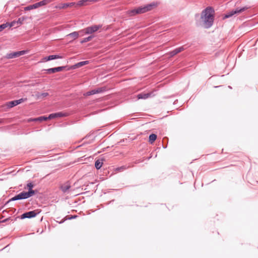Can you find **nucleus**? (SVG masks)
I'll list each match as a JSON object with an SVG mask.
<instances>
[{"mask_svg": "<svg viewBox=\"0 0 258 258\" xmlns=\"http://www.w3.org/2000/svg\"><path fill=\"white\" fill-rule=\"evenodd\" d=\"M49 60L48 59V56H46V57H45L43 58V61H48Z\"/></svg>", "mask_w": 258, "mask_h": 258, "instance_id": "7c9ffc66", "label": "nucleus"}, {"mask_svg": "<svg viewBox=\"0 0 258 258\" xmlns=\"http://www.w3.org/2000/svg\"><path fill=\"white\" fill-rule=\"evenodd\" d=\"M75 2L69 3H61L55 6V8L57 9H66L68 8L74 7Z\"/></svg>", "mask_w": 258, "mask_h": 258, "instance_id": "6e6552de", "label": "nucleus"}, {"mask_svg": "<svg viewBox=\"0 0 258 258\" xmlns=\"http://www.w3.org/2000/svg\"><path fill=\"white\" fill-rule=\"evenodd\" d=\"M88 61H81V62H80L77 63L75 66L76 68H79V67H81L84 65L87 64H88Z\"/></svg>", "mask_w": 258, "mask_h": 258, "instance_id": "a878e982", "label": "nucleus"}, {"mask_svg": "<svg viewBox=\"0 0 258 258\" xmlns=\"http://www.w3.org/2000/svg\"><path fill=\"white\" fill-rule=\"evenodd\" d=\"M27 52V50H22L20 51L14 52L7 54L6 57L8 59L18 57L21 55L26 54Z\"/></svg>", "mask_w": 258, "mask_h": 258, "instance_id": "423d86ee", "label": "nucleus"}, {"mask_svg": "<svg viewBox=\"0 0 258 258\" xmlns=\"http://www.w3.org/2000/svg\"><path fill=\"white\" fill-rule=\"evenodd\" d=\"M62 57L59 55H51L48 56V59L49 60H52L54 59L62 58Z\"/></svg>", "mask_w": 258, "mask_h": 258, "instance_id": "412c9836", "label": "nucleus"}, {"mask_svg": "<svg viewBox=\"0 0 258 258\" xmlns=\"http://www.w3.org/2000/svg\"><path fill=\"white\" fill-rule=\"evenodd\" d=\"M249 8V7L245 6L241 8H236L235 10H233L230 12L228 13L227 14H226L223 17V19L229 18L233 16L234 15H239L243 12L244 11L247 10Z\"/></svg>", "mask_w": 258, "mask_h": 258, "instance_id": "7ed1b4c3", "label": "nucleus"}, {"mask_svg": "<svg viewBox=\"0 0 258 258\" xmlns=\"http://www.w3.org/2000/svg\"><path fill=\"white\" fill-rule=\"evenodd\" d=\"M40 212V210L37 209L36 210H34V211L25 213L21 215V219L31 218L34 217Z\"/></svg>", "mask_w": 258, "mask_h": 258, "instance_id": "39448f33", "label": "nucleus"}, {"mask_svg": "<svg viewBox=\"0 0 258 258\" xmlns=\"http://www.w3.org/2000/svg\"><path fill=\"white\" fill-rule=\"evenodd\" d=\"M22 196L23 199H27L34 195L35 192L33 190H30L28 192H21Z\"/></svg>", "mask_w": 258, "mask_h": 258, "instance_id": "f8f14e48", "label": "nucleus"}, {"mask_svg": "<svg viewBox=\"0 0 258 258\" xmlns=\"http://www.w3.org/2000/svg\"><path fill=\"white\" fill-rule=\"evenodd\" d=\"M49 119L48 117H45V116H41L37 118H35L34 120H39V121H42V120H46L47 119Z\"/></svg>", "mask_w": 258, "mask_h": 258, "instance_id": "cd10ccee", "label": "nucleus"}, {"mask_svg": "<svg viewBox=\"0 0 258 258\" xmlns=\"http://www.w3.org/2000/svg\"><path fill=\"white\" fill-rule=\"evenodd\" d=\"M51 2V0H43L41 2H39L38 3H37L35 4V5L36 6L37 8L45 6L49 3Z\"/></svg>", "mask_w": 258, "mask_h": 258, "instance_id": "4468645a", "label": "nucleus"}, {"mask_svg": "<svg viewBox=\"0 0 258 258\" xmlns=\"http://www.w3.org/2000/svg\"><path fill=\"white\" fill-rule=\"evenodd\" d=\"M26 100H27V98H21L19 100L12 101L7 102L5 105V106L7 107V108H10L15 106L25 101Z\"/></svg>", "mask_w": 258, "mask_h": 258, "instance_id": "20e7f679", "label": "nucleus"}, {"mask_svg": "<svg viewBox=\"0 0 258 258\" xmlns=\"http://www.w3.org/2000/svg\"><path fill=\"white\" fill-rule=\"evenodd\" d=\"M70 188V186L68 184L62 185L60 187L61 190L63 192L67 191Z\"/></svg>", "mask_w": 258, "mask_h": 258, "instance_id": "5701e85b", "label": "nucleus"}, {"mask_svg": "<svg viewBox=\"0 0 258 258\" xmlns=\"http://www.w3.org/2000/svg\"><path fill=\"white\" fill-rule=\"evenodd\" d=\"M156 7V5L155 4H149L143 7H140L136 9L128 11L127 14L129 16H133L136 14H142L151 11Z\"/></svg>", "mask_w": 258, "mask_h": 258, "instance_id": "f03ea898", "label": "nucleus"}, {"mask_svg": "<svg viewBox=\"0 0 258 258\" xmlns=\"http://www.w3.org/2000/svg\"><path fill=\"white\" fill-rule=\"evenodd\" d=\"M67 36L70 38L73 39H76L78 37L79 34H78V32H74L69 34V35H68Z\"/></svg>", "mask_w": 258, "mask_h": 258, "instance_id": "6ab92c4d", "label": "nucleus"}, {"mask_svg": "<svg viewBox=\"0 0 258 258\" xmlns=\"http://www.w3.org/2000/svg\"><path fill=\"white\" fill-rule=\"evenodd\" d=\"M27 187L29 188V190H32V188L33 187V185L31 183H29L27 184Z\"/></svg>", "mask_w": 258, "mask_h": 258, "instance_id": "c85d7f7f", "label": "nucleus"}, {"mask_svg": "<svg viewBox=\"0 0 258 258\" xmlns=\"http://www.w3.org/2000/svg\"><path fill=\"white\" fill-rule=\"evenodd\" d=\"M215 11L213 8L209 7L205 9L201 14V19L198 24L205 28H209L213 25L214 20Z\"/></svg>", "mask_w": 258, "mask_h": 258, "instance_id": "f257e3e1", "label": "nucleus"}, {"mask_svg": "<svg viewBox=\"0 0 258 258\" xmlns=\"http://www.w3.org/2000/svg\"><path fill=\"white\" fill-rule=\"evenodd\" d=\"M93 37V36H90L88 37L85 38L81 41V43H83L91 41Z\"/></svg>", "mask_w": 258, "mask_h": 258, "instance_id": "bb28decb", "label": "nucleus"}, {"mask_svg": "<svg viewBox=\"0 0 258 258\" xmlns=\"http://www.w3.org/2000/svg\"><path fill=\"white\" fill-rule=\"evenodd\" d=\"M67 115V114L62 113L61 112H59L50 114L48 116V118L52 119V118H54L61 117L66 116Z\"/></svg>", "mask_w": 258, "mask_h": 258, "instance_id": "9b49d317", "label": "nucleus"}, {"mask_svg": "<svg viewBox=\"0 0 258 258\" xmlns=\"http://www.w3.org/2000/svg\"><path fill=\"white\" fill-rule=\"evenodd\" d=\"M99 26L94 25L91 27H88L86 28L85 29L82 30V31L84 32V33L86 34H92L96 31H97L99 28Z\"/></svg>", "mask_w": 258, "mask_h": 258, "instance_id": "0eeeda50", "label": "nucleus"}, {"mask_svg": "<svg viewBox=\"0 0 258 258\" xmlns=\"http://www.w3.org/2000/svg\"><path fill=\"white\" fill-rule=\"evenodd\" d=\"M103 161L102 160L98 159L95 161V166L97 169H99L102 166Z\"/></svg>", "mask_w": 258, "mask_h": 258, "instance_id": "a211bd4d", "label": "nucleus"}, {"mask_svg": "<svg viewBox=\"0 0 258 258\" xmlns=\"http://www.w3.org/2000/svg\"><path fill=\"white\" fill-rule=\"evenodd\" d=\"M183 50V47H180L176 48L175 49H174V50H173V51H172L171 52H170V55L171 56H173L176 55V54L180 52L181 51H182Z\"/></svg>", "mask_w": 258, "mask_h": 258, "instance_id": "dca6fc26", "label": "nucleus"}, {"mask_svg": "<svg viewBox=\"0 0 258 258\" xmlns=\"http://www.w3.org/2000/svg\"><path fill=\"white\" fill-rule=\"evenodd\" d=\"M104 89L102 88H99L97 89L92 90L90 91H88L86 93H85L84 95V96H90L92 95H94L95 94L99 93L102 92Z\"/></svg>", "mask_w": 258, "mask_h": 258, "instance_id": "1a4fd4ad", "label": "nucleus"}, {"mask_svg": "<svg viewBox=\"0 0 258 258\" xmlns=\"http://www.w3.org/2000/svg\"><path fill=\"white\" fill-rule=\"evenodd\" d=\"M89 2V0H81L77 3H75L74 7L78 8L82 6H86L87 2Z\"/></svg>", "mask_w": 258, "mask_h": 258, "instance_id": "ddd939ff", "label": "nucleus"}, {"mask_svg": "<svg viewBox=\"0 0 258 258\" xmlns=\"http://www.w3.org/2000/svg\"><path fill=\"white\" fill-rule=\"evenodd\" d=\"M64 68V67H59L54 68L48 69L46 71H47L48 74H53L56 72L62 71Z\"/></svg>", "mask_w": 258, "mask_h": 258, "instance_id": "9d476101", "label": "nucleus"}, {"mask_svg": "<svg viewBox=\"0 0 258 258\" xmlns=\"http://www.w3.org/2000/svg\"><path fill=\"white\" fill-rule=\"evenodd\" d=\"M151 96L150 93H141L137 95V97L138 99H147L149 98Z\"/></svg>", "mask_w": 258, "mask_h": 258, "instance_id": "f3484780", "label": "nucleus"}, {"mask_svg": "<svg viewBox=\"0 0 258 258\" xmlns=\"http://www.w3.org/2000/svg\"><path fill=\"white\" fill-rule=\"evenodd\" d=\"M37 9L36 6L35 5V4L32 5H30L29 6H27L26 7L24 8L25 11H30L32 9Z\"/></svg>", "mask_w": 258, "mask_h": 258, "instance_id": "b1692460", "label": "nucleus"}, {"mask_svg": "<svg viewBox=\"0 0 258 258\" xmlns=\"http://www.w3.org/2000/svg\"><path fill=\"white\" fill-rule=\"evenodd\" d=\"M25 20L24 18L23 17H22V18H20L19 19H18V22H19L20 24H22L23 21Z\"/></svg>", "mask_w": 258, "mask_h": 258, "instance_id": "c756f323", "label": "nucleus"}, {"mask_svg": "<svg viewBox=\"0 0 258 258\" xmlns=\"http://www.w3.org/2000/svg\"><path fill=\"white\" fill-rule=\"evenodd\" d=\"M49 95L48 93H36L35 95V96L37 99L44 98Z\"/></svg>", "mask_w": 258, "mask_h": 258, "instance_id": "2eb2a0df", "label": "nucleus"}, {"mask_svg": "<svg viewBox=\"0 0 258 258\" xmlns=\"http://www.w3.org/2000/svg\"><path fill=\"white\" fill-rule=\"evenodd\" d=\"M13 26V24H10L9 23L3 24L0 25V32L3 31L4 29H5L8 26L11 27Z\"/></svg>", "mask_w": 258, "mask_h": 258, "instance_id": "4be33fe9", "label": "nucleus"}, {"mask_svg": "<svg viewBox=\"0 0 258 258\" xmlns=\"http://www.w3.org/2000/svg\"><path fill=\"white\" fill-rule=\"evenodd\" d=\"M23 199L22 196L21 195V193H20L18 195L15 196L14 197L12 198L10 201H15V200H21Z\"/></svg>", "mask_w": 258, "mask_h": 258, "instance_id": "393cba45", "label": "nucleus"}, {"mask_svg": "<svg viewBox=\"0 0 258 258\" xmlns=\"http://www.w3.org/2000/svg\"><path fill=\"white\" fill-rule=\"evenodd\" d=\"M4 119H0V124L3 123Z\"/></svg>", "mask_w": 258, "mask_h": 258, "instance_id": "2f4dec72", "label": "nucleus"}, {"mask_svg": "<svg viewBox=\"0 0 258 258\" xmlns=\"http://www.w3.org/2000/svg\"><path fill=\"white\" fill-rule=\"evenodd\" d=\"M157 139V136L155 134H151L149 136V142L152 144Z\"/></svg>", "mask_w": 258, "mask_h": 258, "instance_id": "aec40b11", "label": "nucleus"}]
</instances>
